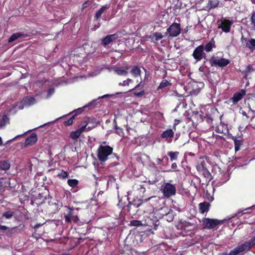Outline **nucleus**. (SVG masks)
<instances>
[{"label": "nucleus", "instance_id": "obj_1", "mask_svg": "<svg viewBox=\"0 0 255 255\" xmlns=\"http://www.w3.org/2000/svg\"><path fill=\"white\" fill-rule=\"evenodd\" d=\"M89 48L91 47L89 44H84L82 47L76 49L74 53V60L80 63L83 62L86 55L91 52L88 50Z\"/></svg>", "mask_w": 255, "mask_h": 255}, {"label": "nucleus", "instance_id": "obj_2", "mask_svg": "<svg viewBox=\"0 0 255 255\" xmlns=\"http://www.w3.org/2000/svg\"><path fill=\"white\" fill-rule=\"evenodd\" d=\"M255 244V237L252 238L249 242H246L244 244L238 246L236 248L231 251L228 255H237L238 254L249 250Z\"/></svg>", "mask_w": 255, "mask_h": 255}, {"label": "nucleus", "instance_id": "obj_3", "mask_svg": "<svg viewBox=\"0 0 255 255\" xmlns=\"http://www.w3.org/2000/svg\"><path fill=\"white\" fill-rule=\"evenodd\" d=\"M113 152V148L108 145H100L98 150V157L101 161H105Z\"/></svg>", "mask_w": 255, "mask_h": 255}, {"label": "nucleus", "instance_id": "obj_4", "mask_svg": "<svg viewBox=\"0 0 255 255\" xmlns=\"http://www.w3.org/2000/svg\"><path fill=\"white\" fill-rule=\"evenodd\" d=\"M162 192L164 197L169 198L175 195L176 189L174 185L165 183L162 186Z\"/></svg>", "mask_w": 255, "mask_h": 255}, {"label": "nucleus", "instance_id": "obj_5", "mask_svg": "<svg viewBox=\"0 0 255 255\" xmlns=\"http://www.w3.org/2000/svg\"><path fill=\"white\" fill-rule=\"evenodd\" d=\"M96 101H97V100H94L90 102L88 105L83 107V108H80V109H78V110H77L76 111H74V112H75L76 114L74 115H73L69 120H68L65 122V125H66V126L71 125L73 123L74 120L75 119V116L77 114L81 113L83 111V108H85L86 107H95V105L97 104V103H96Z\"/></svg>", "mask_w": 255, "mask_h": 255}, {"label": "nucleus", "instance_id": "obj_6", "mask_svg": "<svg viewBox=\"0 0 255 255\" xmlns=\"http://www.w3.org/2000/svg\"><path fill=\"white\" fill-rule=\"evenodd\" d=\"M204 228L211 229L216 227L221 223L220 220L209 218H204L202 220Z\"/></svg>", "mask_w": 255, "mask_h": 255}, {"label": "nucleus", "instance_id": "obj_7", "mask_svg": "<svg viewBox=\"0 0 255 255\" xmlns=\"http://www.w3.org/2000/svg\"><path fill=\"white\" fill-rule=\"evenodd\" d=\"M167 32L169 33L170 36H177L181 32L180 24L173 23L167 29Z\"/></svg>", "mask_w": 255, "mask_h": 255}, {"label": "nucleus", "instance_id": "obj_8", "mask_svg": "<svg viewBox=\"0 0 255 255\" xmlns=\"http://www.w3.org/2000/svg\"><path fill=\"white\" fill-rule=\"evenodd\" d=\"M37 101L35 98L33 97H26L23 98L21 103L19 104L18 106V108L19 109H22L24 107H27L33 105L35 103H36Z\"/></svg>", "mask_w": 255, "mask_h": 255}, {"label": "nucleus", "instance_id": "obj_9", "mask_svg": "<svg viewBox=\"0 0 255 255\" xmlns=\"http://www.w3.org/2000/svg\"><path fill=\"white\" fill-rule=\"evenodd\" d=\"M65 222L71 223V222H77L79 218L77 215H75L73 210L71 208H67V213L64 215Z\"/></svg>", "mask_w": 255, "mask_h": 255}, {"label": "nucleus", "instance_id": "obj_10", "mask_svg": "<svg viewBox=\"0 0 255 255\" xmlns=\"http://www.w3.org/2000/svg\"><path fill=\"white\" fill-rule=\"evenodd\" d=\"M192 56L197 61H199L203 58L205 57V54L204 52L203 46L200 45L196 47L193 53Z\"/></svg>", "mask_w": 255, "mask_h": 255}, {"label": "nucleus", "instance_id": "obj_11", "mask_svg": "<svg viewBox=\"0 0 255 255\" xmlns=\"http://www.w3.org/2000/svg\"><path fill=\"white\" fill-rule=\"evenodd\" d=\"M160 211L165 213V214H162V218L166 220L167 222H172L174 218V214L173 211L168 209L166 207H163L160 209Z\"/></svg>", "mask_w": 255, "mask_h": 255}, {"label": "nucleus", "instance_id": "obj_12", "mask_svg": "<svg viewBox=\"0 0 255 255\" xmlns=\"http://www.w3.org/2000/svg\"><path fill=\"white\" fill-rule=\"evenodd\" d=\"M241 41L242 45L246 47H248L251 51H253L255 50V39L251 38V39H248L246 38H244L243 36L241 38Z\"/></svg>", "mask_w": 255, "mask_h": 255}, {"label": "nucleus", "instance_id": "obj_13", "mask_svg": "<svg viewBox=\"0 0 255 255\" xmlns=\"http://www.w3.org/2000/svg\"><path fill=\"white\" fill-rule=\"evenodd\" d=\"M212 65L218 66L220 67H223L227 66L229 63L230 61L225 58H215L212 59Z\"/></svg>", "mask_w": 255, "mask_h": 255}, {"label": "nucleus", "instance_id": "obj_14", "mask_svg": "<svg viewBox=\"0 0 255 255\" xmlns=\"http://www.w3.org/2000/svg\"><path fill=\"white\" fill-rule=\"evenodd\" d=\"M118 38V35L116 34L107 35L102 41V44L106 46L112 42L113 40Z\"/></svg>", "mask_w": 255, "mask_h": 255}, {"label": "nucleus", "instance_id": "obj_15", "mask_svg": "<svg viewBox=\"0 0 255 255\" xmlns=\"http://www.w3.org/2000/svg\"><path fill=\"white\" fill-rule=\"evenodd\" d=\"M231 24L232 23L229 20H224L218 27L225 32H229L230 31Z\"/></svg>", "mask_w": 255, "mask_h": 255}, {"label": "nucleus", "instance_id": "obj_16", "mask_svg": "<svg viewBox=\"0 0 255 255\" xmlns=\"http://www.w3.org/2000/svg\"><path fill=\"white\" fill-rule=\"evenodd\" d=\"M129 67L127 66L125 69L119 68V67H114V71L120 76H126L128 73V70L129 69Z\"/></svg>", "mask_w": 255, "mask_h": 255}, {"label": "nucleus", "instance_id": "obj_17", "mask_svg": "<svg viewBox=\"0 0 255 255\" xmlns=\"http://www.w3.org/2000/svg\"><path fill=\"white\" fill-rule=\"evenodd\" d=\"M245 94V93L244 91H242V93H236L234 95L233 97L229 100V101L230 102H232L234 104H235L243 98V97Z\"/></svg>", "mask_w": 255, "mask_h": 255}, {"label": "nucleus", "instance_id": "obj_18", "mask_svg": "<svg viewBox=\"0 0 255 255\" xmlns=\"http://www.w3.org/2000/svg\"><path fill=\"white\" fill-rule=\"evenodd\" d=\"M27 36V34L20 33V32H17L13 34L8 39V42L9 43L12 42L16 39H17L19 38H24Z\"/></svg>", "mask_w": 255, "mask_h": 255}, {"label": "nucleus", "instance_id": "obj_19", "mask_svg": "<svg viewBox=\"0 0 255 255\" xmlns=\"http://www.w3.org/2000/svg\"><path fill=\"white\" fill-rule=\"evenodd\" d=\"M37 140V135L35 133H32L25 140L26 145L34 144Z\"/></svg>", "mask_w": 255, "mask_h": 255}, {"label": "nucleus", "instance_id": "obj_20", "mask_svg": "<svg viewBox=\"0 0 255 255\" xmlns=\"http://www.w3.org/2000/svg\"><path fill=\"white\" fill-rule=\"evenodd\" d=\"M130 73L133 77L136 78L138 76H140L141 70L138 66H134L132 67Z\"/></svg>", "mask_w": 255, "mask_h": 255}, {"label": "nucleus", "instance_id": "obj_21", "mask_svg": "<svg viewBox=\"0 0 255 255\" xmlns=\"http://www.w3.org/2000/svg\"><path fill=\"white\" fill-rule=\"evenodd\" d=\"M109 6H108L107 5H103V6H102V7L96 12V13L95 14V18L96 19H98V18H99L101 17V16L102 15V14L104 13V12L105 11H106L107 9H108L109 8Z\"/></svg>", "mask_w": 255, "mask_h": 255}, {"label": "nucleus", "instance_id": "obj_22", "mask_svg": "<svg viewBox=\"0 0 255 255\" xmlns=\"http://www.w3.org/2000/svg\"><path fill=\"white\" fill-rule=\"evenodd\" d=\"M201 213H204L209 210V204L207 202L201 203L199 205Z\"/></svg>", "mask_w": 255, "mask_h": 255}, {"label": "nucleus", "instance_id": "obj_23", "mask_svg": "<svg viewBox=\"0 0 255 255\" xmlns=\"http://www.w3.org/2000/svg\"><path fill=\"white\" fill-rule=\"evenodd\" d=\"M174 135V132L173 131L170 129H167L165 131H164L161 134V137L162 138H171Z\"/></svg>", "mask_w": 255, "mask_h": 255}, {"label": "nucleus", "instance_id": "obj_24", "mask_svg": "<svg viewBox=\"0 0 255 255\" xmlns=\"http://www.w3.org/2000/svg\"><path fill=\"white\" fill-rule=\"evenodd\" d=\"M14 212L12 210H8L6 212H5L3 213L1 219H2L3 218L9 219H10L14 215Z\"/></svg>", "mask_w": 255, "mask_h": 255}, {"label": "nucleus", "instance_id": "obj_25", "mask_svg": "<svg viewBox=\"0 0 255 255\" xmlns=\"http://www.w3.org/2000/svg\"><path fill=\"white\" fill-rule=\"evenodd\" d=\"M10 167V164L8 161H0V169L4 170H8Z\"/></svg>", "mask_w": 255, "mask_h": 255}, {"label": "nucleus", "instance_id": "obj_26", "mask_svg": "<svg viewBox=\"0 0 255 255\" xmlns=\"http://www.w3.org/2000/svg\"><path fill=\"white\" fill-rule=\"evenodd\" d=\"M219 1L218 0H209L208 5L210 9L214 8L219 4Z\"/></svg>", "mask_w": 255, "mask_h": 255}, {"label": "nucleus", "instance_id": "obj_27", "mask_svg": "<svg viewBox=\"0 0 255 255\" xmlns=\"http://www.w3.org/2000/svg\"><path fill=\"white\" fill-rule=\"evenodd\" d=\"M254 71L253 67L251 65H248L245 68V70L243 71V73L245 74V78H247V76L252 73Z\"/></svg>", "mask_w": 255, "mask_h": 255}, {"label": "nucleus", "instance_id": "obj_28", "mask_svg": "<svg viewBox=\"0 0 255 255\" xmlns=\"http://www.w3.org/2000/svg\"><path fill=\"white\" fill-rule=\"evenodd\" d=\"M8 118L6 116H3L0 120V128L4 127L6 124L8 122Z\"/></svg>", "mask_w": 255, "mask_h": 255}, {"label": "nucleus", "instance_id": "obj_29", "mask_svg": "<svg viewBox=\"0 0 255 255\" xmlns=\"http://www.w3.org/2000/svg\"><path fill=\"white\" fill-rule=\"evenodd\" d=\"M81 133L79 130H76L75 131H73L70 133V136L71 138L73 139H77L80 135H81Z\"/></svg>", "mask_w": 255, "mask_h": 255}, {"label": "nucleus", "instance_id": "obj_30", "mask_svg": "<svg viewBox=\"0 0 255 255\" xmlns=\"http://www.w3.org/2000/svg\"><path fill=\"white\" fill-rule=\"evenodd\" d=\"M235 144V149L236 151L239 150L240 146L243 144V141L241 140L237 139L236 138L234 139Z\"/></svg>", "mask_w": 255, "mask_h": 255}, {"label": "nucleus", "instance_id": "obj_31", "mask_svg": "<svg viewBox=\"0 0 255 255\" xmlns=\"http://www.w3.org/2000/svg\"><path fill=\"white\" fill-rule=\"evenodd\" d=\"M90 119L88 118L84 119V120L82 122L84 124V125L82 126L80 128L78 129V130H80L81 133H82V132L84 131Z\"/></svg>", "mask_w": 255, "mask_h": 255}, {"label": "nucleus", "instance_id": "obj_32", "mask_svg": "<svg viewBox=\"0 0 255 255\" xmlns=\"http://www.w3.org/2000/svg\"><path fill=\"white\" fill-rule=\"evenodd\" d=\"M162 37H163V36L161 34V33H158V32H155L152 35V41H153L154 42L158 41V40H160L161 39H162Z\"/></svg>", "mask_w": 255, "mask_h": 255}, {"label": "nucleus", "instance_id": "obj_33", "mask_svg": "<svg viewBox=\"0 0 255 255\" xmlns=\"http://www.w3.org/2000/svg\"><path fill=\"white\" fill-rule=\"evenodd\" d=\"M178 154V152L170 151L168 153V155L170 157V160L173 161L177 159Z\"/></svg>", "mask_w": 255, "mask_h": 255}, {"label": "nucleus", "instance_id": "obj_34", "mask_svg": "<svg viewBox=\"0 0 255 255\" xmlns=\"http://www.w3.org/2000/svg\"><path fill=\"white\" fill-rule=\"evenodd\" d=\"M138 203H137L136 201H134L132 202H129L128 204V208L129 209L131 208V206H133V207H135V208L138 207L141 205V202H140L139 201H137Z\"/></svg>", "mask_w": 255, "mask_h": 255}, {"label": "nucleus", "instance_id": "obj_35", "mask_svg": "<svg viewBox=\"0 0 255 255\" xmlns=\"http://www.w3.org/2000/svg\"><path fill=\"white\" fill-rule=\"evenodd\" d=\"M214 46V42H210L205 45L204 49L206 52H210L212 50Z\"/></svg>", "mask_w": 255, "mask_h": 255}, {"label": "nucleus", "instance_id": "obj_36", "mask_svg": "<svg viewBox=\"0 0 255 255\" xmlns=\"http://www.w3.org/2000/svg\"><path fill=\"white\" fill-rule=\"evenodd\" d=\"M67 183L70 187H74L78 184V181L76 179H69Z\"/></svg>", "mask_w": 255, "mask_h": 255}, {"label": "nucleus", "instance_id": "obj_37", "mask_svg": "<svg viewBox=\"0 0 255 255\" xmlns=\"http://www.w3.org/2000/svg\"><path fill=\"white\" fill-rule=\"evenodd\" d=\"M169 84V83L166 80H163L160 84L159 85V87H158V89H162L163 88H164L166 86H167Z\"/></svg>", "mask_w": 255, "mask_h": 255}, {"label": "nucleus", "instance_id": "obj_38", "mask_svg": "<svg viewBox=\"0 0 255 255\" xmlns=\"http://www.w3.org/2000/svg\"><path fill=\"white\" fill-rule=\"evenodd\" d=\"M131 82H132V80L131 79L128 78L126 80L124 81L123 83H120L119 85L120 86H128L129 83Z\"/></svg>", "mask_w": 255, "mask_h": 255}, {"label": "nucleus", "instance_id": "obj_39", "mask_svg": "<svg viewBox=\"0 0 255 255\" xmlns=\"http://www.w3.org/2000/svg\"><path fill=\"white\" fill-rule=\"evenodd\" d=\"M130 225L133 226L138 227L142 225V223L138 220H133L130 222Z\"/></svg>", "mask_w": 255, "mask_h": 255}, {"label": "nucleus", "instance_id": "obj_40", "mask_svg": "<svg viewBox=\"0 0 255 255\" xmlns=\"http://www.w3.org/2000/svg\"><path fill=\"white\" fill-rule=\"evenodd\" d=\"M58 176L60 178L65 179L68 177V173L65 171H62V172L58 174Z\"/></svg>", "mask_w": 255, "mask_h": 255}, {"label": "nucleus", "instance_id": "obj_41", "mask_svg": "<svg viewBox=\"0 0 255 255\" xmlns=\"http://www.w3.org/2000/svg\"><path fill=\"white\" fill-rule=\"evenodd\" d=\"M197 169L199 172H205V167L204 165H198L197 166Z\"/></svg>", "mask_w": 255, "mask_h": 255}, {"label": "nucleus", "instance_id": "obj_42", "mask_svg": "<svg viewBox=\"0 0 255 255\" xmlns=\"http://www.w3.org/2000/svg\"><path fill=\"white\" fill-rule=\"evenodd\" d=\"M54 88H50L47 93V98H49L52 95H53L54 93Z\"/></svg>", "mask_w": 255, "mask_h": 255}, {"label": "nucleus", "instance_id": "obj_43", "mask_svg": "<svg viewBox=\"0 0 255 255\" xmlns=\"http://www.w3.org/2000/svg\"><path fill=\"white\" fill-rule=\"evenodd\" d=\"M115 130L116 131V132L120 135H122L123 133L122 129L119 128L118 127H117V126H115Z\"/></svg>", "mask_w": 255, "mask_h": 255}, {"label": "nucleus", "instance_id": "obj_44", "mask_svg": "<svg viewBox=\"0 0 255 255\" xmlns=\"http://www.w3.org/2000/svg\"><path fill=\"white\" fill-rule=\"evenodd\" d=\"M252 24L254 25V29H255V13H254L251 16Z\"/></svg>", "mask_w": 255, "mask_h": 255}, {"label": "nucleus", "instance_id": "obj_45", "mask_svg": "<svg viewBox=\"0 0 255 255\" xmlns=\"http://www.w3.org/2000/svg\"><path fill=\"white\" fill-rule=\"evenodd\" d=\"M144 94V92L143 90H141L140 91V92H134V94L136 96H141L142 95H143V94Z\"/></svg>", "mask_w": 255, "mask_h": 255}, {"label": "nucleus", "instance_id": "obj_46", "mask_svg": "<svg viewBox=\"0 0 255 255\" xmlns=\"http://www.w3.org/2000/svg\"><path fill=\"white\" fill-rule=\"evenodd\" d=\"M7 229L8 227H7L6 226L0 225V230L2 231H5L7 230Z\"/></svg>", "mask_w": 255, "mask_h": 255}, {"label": "nucleus", "instance_id": "obj_47", "mask_svg": "<svg viewBox=\"0 0 255 255\" xmlns=\"http://www.w3.org/2000/svg\"><path fill=\"white\" fill-rule=\"evenodd\" d=\"M141 87H142V85H141V82H140L137 85H136L133 89H132L130 91L133 90L134 89H137Z\"/></svg>", "mask_w": 255, "mask_h": 255}, {"label": "nucleus", "instance_id": "obj_48", "mask_svg": "<svg viewBox=\"0 0 255 255\" xmlns=\"http://www.w3.org/2000/svg\"><path fill=\"white\" fill-rule=\"evenodd\" d=\"M139 190H140V192H141L142 193H144L145 191V189L142 185L140 186V188H139Z\"/></svg>", "mask_w": 255, "mask_h": 255}, {"label": "nucleus", "instance_id": "obj_49", "mask_svg": "<svg viewBox=\"0 0 255 255\" xmlns=\"http://www.w3.org/2000/svg\"><path fill=\"white\" fill-rule=\"evenodd\" d=\"M111 95H109V94H107V95H104V96H102V97H100L99 98V99H103V98H106V97H111Z\"/></svg>", "mask_w": 255, "mask_h": 255}, {"label": "nucleus", "instance_id": "obj_50", "mask_svg": "<svg viewBox=\"0 0 255 255\" xmlns=\"http://www.w3.org/2000/svg\"><path fill=\"white\" fill-rule=\"evenodd\" d=\"M88 2L86 1L83 4V8H85L87 7Z\"/></svg>", "mask_w": 255, "mask_h": 255}, {"label": "nucleus", "instance_id": "obj_51", "mask_svg": "<svg viewBox=\"0 0 255 255\" xmlns=\"http://www.w3.org/2000/svg\"><path fill=\"white\" fill-rule=\"evenodd\" d=\"M177 167V165L175 163H173L171 165V168L174 169Z\"/></svg>", "mask_w": 255, "mask_h": 255}, {"label": "nucleus", "instance_id": "obj_52", "mask_svg": "<svg viewBox=\"0 0 255 255\" xmlns=\"http://www.w3.org/2000/svg\"><path fill=\"white\" fill-rule=\"evenodd\" d=\"M157 163L159 164L162 161V159H161L160 158H158V159H157Z\"/></svg>", "mask_w": 255, "mask_h": 255}, {"label": "nucleus", "instance_id": "obj_53", "mask_svg": "<svg viewBox=\"0 0 255 255\" xmlns=\"http://www.w3.org/2000/svg\"><path fill=\"white\" fill-rule=\"evenodd\" d=\"M41 226V224H37V225H36L34 227V228H38L39 227H40Z\"/></svg>", "mask_w": 255, "mask_h": 255}, {"label": "nucleus", "instance_id": "obj_54", "mask_svg": "<svg viewBox=\"0 0 255 255\" xmlns=\"http://www.w3.org/2000/svg\"><path fill=\"white\" fill-rule=\"evenodd\" d=\"M217 131L219 133H222V131H221L219 128H218V129L217 130Z\"/></svg>", "mask_w": 255, "mask_h": 255}, {"label": "nucleus", "instance_id": "obj_55", "mask_svg": "<svg viewBox=\"0 0 255 255\" xmlns=\"http://www.w3.org/2000/svg\"><path fill=\"white\" fill-rule=\"evenodd\" d=\"M205 164V162H204V161H202V162H201V164H200V165H204Z\"/></svg>", "mask_w": 255, "mask_h": 255}, {"label": "nucleus", "instance_id": "obj_56", "mask_svg": "<svg viewBox=\"0 0 255 255\" xmlns=\"http://www.w3.org/2000/svg\"><path fill=\"white\" fill-rule=\"evenodd\" d=\"M2 144V139L1 138V137H0V145H1Z\"/></svg>", "mask_w": 255, "mask_h": 255}, {"label": "nucleus", "instance_id": "obj_57", "mask_svg": "<svg viewBox=\"0 0 255 255\" xmlns=\"http://www.w3.org/2000/svg\"><path fill=\"white\" fill-rule=\"evenodd\" d=\"M254 206H252V207H250V208H247V209H245V210H248V209H250L251 208H253Z\"/></svg>", "mask_w": 255, "mask_h": 255}, {"label": "nucleus", "instance_id": "obj_58", "mask_svg": "<svg viewBox=\"0 0 255 255\" xmlns=\"http://www.w3.org/2000/svg\"><path fill=\"white\" fill-rule=\"evenodd\" d=\"M1 179H2V178H0V185H1V183H2V182H1Z\"/></svg>", "mask_w": 255, "mask_h": 255}, {"label": "nucleus", "instance_id": "obj_59", "mask_svg": "<svg viewBox=\"0 0 255 255\" xmlns=\"http://www.w3.org/2000/svg\"><path fill=\"white\" fill-rule=\"evenodd\" d=\"M16 138V137H14L12 140H14V139H15Z\"/></svg>", "mask_w": 255, "mask_h": 255}, {"label": "nucleus", "instance_id": "obj_60", "mask_svg": "<svg viewBox=\"0 0 255 255\" xmlns=\"http://www.w3.org/2000/svg\"><path fill=\"white\" fill-rule=\"evenodd\" d=\"M244 115H245V116H246V115H247V114H246V113H245L244 114Z\"/></svg>", "mask_w": 255, "mask_h": 255}]
</instances>
